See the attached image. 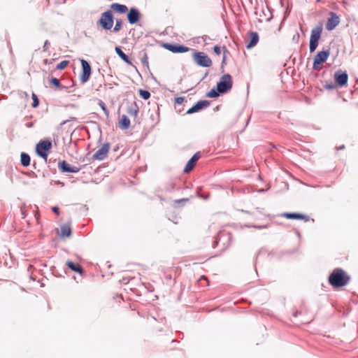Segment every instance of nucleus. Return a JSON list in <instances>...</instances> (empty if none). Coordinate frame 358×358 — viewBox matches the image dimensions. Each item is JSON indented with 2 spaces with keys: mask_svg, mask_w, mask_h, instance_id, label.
Instances as JSON below:
<instances>
[{
  "mask_svg": "<svg viewBox=\"0 0 358 358\" xmlns=\"http://www.w3.org/2000/svg\"><path fill=\"white\" fill-rule=\"evenodd\" d=\"M225 52H224V56H223V60H222V62L224 63V61H225Z\"/></svg>",
  "mask_w": 358,
  "mask_h": 358,
  "instance_id": "obj_42",
  "label": "nucleus"
},
{
  "mask_svg": "<svg viewBox=\"0 0 358 358\" xmlns=\"http://www.w3.org/2000/svg\"><path fill=\"white\" fill-rule=\"evenodd\" d=\"M248 43L246 45L248 49H250L255 46L259 41V35L257 32L250 31L247 34Z\"/></svg>",
  "mask_w": 358,
  "mask_h": 358,
  "instance_id": "obj_9",
  "label": "nucleus"
},
{
  "mask_svg": "<svg viewBox=\"0 0 358 358\" xmlns=\"http://www.w3.org/2000/svg\"><path fill=\"white\" fill-rule=\"evenodd\" d=\"M71 234V229L69 224H63L60 227L59 236L62 238L69 237Z\"/></svg>",
  "mask_w": 358,
  "mask_h": 358,
  "instance_id": "obj_18",
  "label": "nucleus"
},
{
  "mask_svg": "<svg viewBox=\"0 0 358 358\" xmlns=\"http://www.w3.org/2000/svg\"><path fill=\"white\" fill-rule=\"evenodd\" d=\"M188 201V199H180V200H176L175 202L176 203H180V201Z\"/></svg>",
  "mask_w": 358,
  "mask_h": 358,
  "instance_id": "obj_40",
  "label": "nucleus"
},
{
  "mask_svg": "<svg viewBox=\"0 0 358 358\" xmlns=\"http://www.w3.org/2000/svg\"><path fill=\"white\" fill-rule=\"evenodd\" d=\"M219 93L220 92H218L217 90L215 91L214 89H213L207 93L206 96L210 98H215L219 96Z\"/></svg>",
  "mask_w": 358,
  "mask_h": 358,
  "instance_id": "obj_30",
  "label": "nucleus"
},
{
  "mask_svg": "<svg viewBox=\"0 0 358 358\" xmlns=\"http://www.w3.org/2000/svg\"><path fill=\"white\" fill-rule=\"evenodd\" d=\"M102 27L105 29H110L113 24H101Z\"/></svg>",
  "mask_w": 358,
  "mask_h": 358,
  "instance_id": "obj_36",
  "label": "nucleus"
},
{
  "mask_svg": "<svg viewBox=\"0 0 358 358\" xmlns=\"http://www.w3.org/2000/svg\"><path fill=\"white\" fill-rule=\"evenodd\" d=\"M141 62L147 69H149L148 56L146 52H143V57L141 58Z\"/></svg>",
  "mask_w": 358,
  "mask_h": 358,
  "instance_id": "obj_26",
  "label": "nucleus"
},
{
  "mask_svg": "<svg viewBox=\"0 0 358 358\" xmlns=\"http://www.w3.org/2000/svg\"><path fill=\"white\" fill-rule=\"evenodd\" d=\"M210 103L208 101L203 100L198 101L195 105H194L192 108H190L187 111V114H192L194 113L199 112V110L207 108L209 106Z\"/></svg>",
  "mask_w": 358,
  "mask_h": 358,
  "instance_id": "obj_12",
  "label": "nucleus"
},
{
  "mask_svg": "<svg viewBox=\"0 0 358 358\" xmlns=\"http://www.w3.org/2000/svg\"><path fill=\"white\" fill-rule=\"evenodd\" d=\"M232 87V78L229 74H224L221 77L217 85V90L220 93H225Z\"/></svg>",
  "mask_w": 358,
  "mask_h": 358,
  "instance_id": "obj_3",
  "label": "nucleus"
},
{
  "mask_svg": "<svg viewBox=\"0 0 358 358\" xmlns=\"http://www.w3.org/2000/svg\"><path fill=\"white\" fill-rule=\"evenodd\" d=\"M350 280V275L342 268H336L329 276V282L334 287L347 285Z\"/></svg>",
  "mask_w": 358,
  "mask_h": 358,
  "instance_id": "obj_1",
  "label": "nucleus"
},
{
  "mask_svg": "<svg viewBox=\"0 0 358 358\" xmlns=\"http://www.w3.org/2000/svg\"><path fill=\"white\" fill-rule=\"evenodd\" d=\"M82 66V72L80 75V80L82 83H85L90 78L92 69L90 64L85 59H80Z\"/></svg>",
  "mask_w": 358,
  "mask_h": 358,
  "instance_id": "obj_7",
  "label": "nucleus"
},
{
  "mask_svg": "<svg viewBox=\"0 0 358 358\" xmlns=\"http://www.w3.org/2000/svg\"><path fill=\"white\" fill-rule=\"evenodd\" d=\"M326 88L327 89H333L334 88V85H327Z\"/></svg>",
  "mask_w": 358,
  "mask_h": 358,
  "instance_id": "obj_41",
  "label": "nucleus"
},
{
  "mask_svg": "<svg viewBox=\"0 0 358 358\" xmlns=\"http://www.w3.org/2000/svg\"><path fill=\"white\" fill-rule=\"evenodd\" d=\"M121 25H122V24H115V27L113 29V31H119L121 29Z\"/></svg>",
  "mask_w": 358,
  "mask_h": 358,
  "instance_id": "obj_37",
  "label": "nucleus"
},
{
  "mask_svg": "<svg viewBox=\"0 0 358 358\" xmlns=\"http://www.w3.org/2000/svg\"><path fill=\"white\" fill-rule=\"evenodd\" d=\"M139 94L144 99H148L150 96V93L147 90H140Z\"/></svg>",
  "mask_w": 358,
  "mask_h": 358,
  "instance_id": "obj_29",
  "label": "nucleus"
},
{
  "mask_svg": "<svg viewBox=\"0 0 358 358\" xmlns=\"http://www.w3.org/2000/svg\"><path fill=\"white\" fill-rule=\"evenodd\" d=\"M164 47L166 49H167L169 51H171L172 52H174V53H177V52H180V53L187 52L189 50V48L188 47H185V46L180 45H171L170 43H165L164 45Z\"/></svg>",
  "mask_w": 358,
  "mask_h": 358,
  "instance_id": "obj_11",
  "label": "nucleus"
},
{
  "mask_svg": "<svg viewBox=\"0 0 358 358\" xmlns=\"http://www.w3.org/2000/svg\"><path fill=\"white\" fill-rule=\"evenodd\" d=\"M119 126L122 129H127L130 127V120L125 115L121 116L119 120Z\"/></svg>",
  "mask_w": 358,
  "mask_h": 358,
  "instance_id": "obj_20",
  "label": "nucleus"
},
{
  "mask_svg": "<svg viewBox=\"0 0 358 358\" xmlns=\"http://www.w3.org/2000/svg\"><path fill=\"white\" fill-rule=\"evenodd\" d=\"M200 157H201L200 152L195 153L192 156V157L187 162V163L184 169V172L189 173V171H191L193 169V168L195 166L197 161L199 159Z\"/></svg>",
  "mask_w": 358,
  "mask_h": 358,
  "instance_id": "obj_14",
  "label": "nucleus"
},
{
  "mask_svg": "<svg viewBox=\"0 0 358 358\" xmlns=\"http://www.w3.org/2000/svg\"><path fill=\"white\" fill-rule=\"evenodd\" d=\"M66 265L72 271L78 273H82L83 269L78 264H76L73 262H67Z\"/></svg>",
  "mask_w": 358,
  "mask_h": 358,
  "instance_id": "obj_22",
  "label": "nucleus"
},
{
  "mask_svg": "<svg viewBox=\"0 0 358 358\" xmlns=\"http://www.w3.org/2000/svg\"><path fill=\"white\" fill-rule=\"evenodd\" d=\"M195 62L203 67H210L212 66L211 59L203 52H196L193 55Z\"/></svg>",
  "mask_w": 358,
  "mask_h": 358,
  "instance_id": "obj_6",
  "label": "nucleus"
},
{
  "mask_svg": "<svg viewBox=\"0 0 358 358\" xmlns=\"http://www.w3.org/2000/svg\"><path fill=\"white\" fill-rule=\"evenodd\" d=\"M59 168L62 172L77 173L79 171V169L76 166H71L66 161L60 162L59 163Z\"/></svg>",
  "mask_w": 358,
  "mask_h": 358,
  "instance_id": "obj_15",
  "label": "nucleus"
},
{
  "mask_svg": "<svg viewBox=\"0 0 358 358\" xmlns=\"http://www.w3.org/2000/svg\"><path fill=\"white\" fill-rule=\"evenodd\" d=\"M329 15L330 17L328 19L327 22H339V17L336 14L330 12Z\"/></svg>",
  "mask_w": 358,
  "mask_h": 358,
  "instance_id": "obj_25",
  "label": "nucleus"
},
{
  "mask_svg": "<svg viewBox=\"0 0 358 358\" xmlns=\"http://www.w3.org/2000/svg\"><path fill=\"white\" fill-rule=\"evenodd\" d=\"M115 52L117 54V55L126 63L129 64H131V61L129 60L127 55H126L122 50L119 47H115Z\"/></svg>",
  "mask_w": 358,
  "mask_h": 358,
  "instance_id": "obj_21",
  "label": "nucleus"
},
{
  "mask_svg": "<svg viewBox=\"0 0 358 358\" xmlns=\"http://www.w3.org/2000/svg\"><path fill=\"white\" fill-rule=\"evenodd\" d=\"M334 79L339 86L343 87L348 83V76L345 72L341 73L340 71H337L334 74Z\"/></svg>",
  "mask_w": 358,
  "mask_h": 358,
  "instance_id": "obj_13",
  "label": "nucleus"
},
{
  "mask_svg": "<svg viewBox=\"0 0 358 358\" xmlns=\"http://www.w3.org/2000/svg\"><path fill=\"white\" fill-rule=\"evenodd\" d=\"M99 106L101 108V109L103 110V111L104 112V113L108 116L109 115V111L106 108V104L104 103V102H103L102 101H100L99 103Z\"/></svg>",
  "mask_w": 358,
  "mask_h": 358,
  "instance_id": "obj_31",
  "label": "nucleus"
},
{
  "mask_svg": "<svg viewBox=\"0 0 358 358\" xmlns=\"http://www.w3.org/2000/svg\"><path fill=\"white\" fill-rule=\"evenodd\" d=\"M269 20H270V17H267L266 19L259 18L258 22L262 23V22H264V21H269Z\"/></svg>",
  "mask_w": 358,
  "mask_h": 358,
  "instance_id": "obj_39",
  "label": "nucleus"
},
{
  "mask_svg": "<svg viewBox=\"0 0 358 358\" xmlns=\"http://www.w3.org/2000/svg\"><path fill=\"white\" fill-rule=\"evenodd\" d=\"M138 112V108H137L136 105H134V106L129 108L127 110V113L130 115L134 116L135 117L137 116Z\"/></svg>",
  "mask_w": 358,
  "mask_h": 358,
  "instance_id": "obj_24",
  "label": "nucleus"
},
{
  "mask_svg": "<svg viewBox=\"0 0 358 358\" xmlns=\"http://www.w3.org/2000/svg\"><path fill=\"white\" fill-rule=\"evenodd\" d=\"M329 55V50L318 52L313 59V69L316 71L322 69L323 63L327 61Z\"/></svg>",
  "mask_w": 358,
  "mask_h": 358,
  "instance_id": "obj_4",
  "label": "nucleus"
},
{
  "mask_svg": "<svg viewBox=\"0 0 358 358\" xmlns=\"http://www.w3.org/2000/svg\"><path fill=\"white\" fill-rule=\"evenodd\" d=\"M322 31V27L321 26H317L312 29L309 43V48L310 52H314L317 48L318 41L321 37Z\"/></svg>",
  "mask_w": 358,
  "mask_h": 358,
  "instance_id": "obj_2",
  "label": "nucleus"
},
{
  "mask_svg": "<svg viewBox=\"0 0 358 358\" xmlns=\"http://www.w3.org/2000/svg\"><path fill=\"white\" fill-rule=\"evenodd\" d=\"M183 101H184L183 97L180 96V97H177L175 99V103L176 104H178V105L182 104Z\"/></svg>",
  "mask_w": 358,
  "mask_h": 358,
  "instance_id": "obj_33",
  "label": "nucleus"
},
{
  "mask_svg": "<svg viewBox=\"0 0 358 358\" xmlns=\"http://www.w3.org/2000/svg\"><path fill=\"white\" fill-rule=\"evenodd\" d=\"M110 9L117 13L124 14L128 11V8L125 5L120 3H112L110 5Z\"/></svg>",
  "mask_w": 358,
  "mask_h": 358,
  "instance_id": "obj_17",
  "label": "nucleus"
},
{
  "mask_svg": "<svg viewBox=\"0 0 358 358\" xmlns=\"http://www.w3.org/2000/svg\"><path fill=\"white\" fill-rule=\"evenodd\" d=\"M52 211H53L54 213H55L56 214H57V215H59V208H58L57 206H54V207H52Z\"/></svg>",
  "mask_w": 358,
  "mask_h": 358,
  "instance_id": "obj_38",
  "label": "nucleus"
},
{
  "mask_svg": "<svg viewBox=\"0 0 358 358\" xmlns=\"http://www.w3.org/2000/svg\"><path fill=\"white\" fill-rule=\"evenodd\" d=\"M31 98H32V100H33L32 107L33 108L38 107V106L39 104V100L38 99L37 95L35 93H32Z\"/></svg>",
  "mask_w": 358,
  "mask_h": 358,
  "instance_id": "obj_27",
  "label": "nucleus"
},
{
  "mask_svg": "<svg viewBox=\"0 0 358 358\" xmlns=\"http://www.w3.org/2000/svg\"><path fill=\"white\" fill-rule=\"evenodd\" d=\"M337 24H327V29L329 31H331L335 29Z\"/></svg>",
  "mask_w": 358,
  "mask_h": 358,
  "instance_id": "obj_34",
  "label": "nucleus"
},
{
  "mask_svg": "<svg viewBox=\"0 0 358 358\" xmlns=\"http://www.w3.org/2000/svg\"><path fill=\"white\" fill-rule=\"evenodd\" d=\"M52 143L49 141H42L36 145V153L41 157L45 161L48 158V152L51 149Z\"/></svg>",
  "mask_w": 358,
  "mask_h": 358,
  "instance_id": "obj_5",
  "label": "nucleus"
},
{
  "mask_svg": "<svg viewBox=\"0 0 358 358\" xmlns=\"http://www.w3.org/2000/svg\"><path fill=\"white\" fill-rule=\"evenodd\" d=\"M282 217L290 220H302L304 222H308L310 220L308 215L297 213H284Z\"/></svg>",
  "mask_w": 358,
  "mask_h": 358,
  "instance_id": "obj_10",
  "label": "nucleus"
},
{
  "mask_svg": "<svg viewBox=\"0 0 358 358\" xmlns=\"http://www.w3.org/2000/svg\"><path fill=\"white\" fill-rule=\"evenodd\" d=\"M50 83L55 85L56 87H59L60 85L59 80L56 78H52L50 80Z\"/></svg>",
  "mask_w": 358,
  "mask_h": 358,
  "instance_id": "obj_32",
  "label": "nucleus"
},
{
  "mask_svg": "<svg viewBox=\"0 0 358 358\" xmlns=\"http://www.w3.org/2000/svg\"><path fill=\"white\" fill-rule=\"evenodd\" d=\"M110 146L108 143L103 144L92 156V159L94 160H103L104 159L109 152Z\"/></svg>",
  "mask_w": 358,
  "mask_h": 358,
  "instance_id": "obj_8",
  "label": "nucleus"
},
{
  "mask_svg": "<svg viewBox=\"0 0 358 358\" xmlns=\"http://www.w3.org/2000/svg\"><path fill=\"white\" fill-rule=\"evenodd\" d=\"M140 16L141 13L139 10L136 8H131L127 14L129 22H138L140 20Z\"/></svg>",
  "mask_w": 358,
  "mask_h": 358,
  "instance_id": "obj_16",
  "label": "nucleus"
},
{
  "mask_svg": "<svg viewBox=\"0 0 358 358\" xmlns=\"http://www.w3.org/2000/svg\"><path fill=\"white\" fill-rule=\"evenodd\" d=\"M21 164L23 166H28L30 164V157L28 154L22 152L21 154Z\"/></svg>",
  "mask_w": 358,
  "mask_h": 358,
  "instance_id": "obj_23",
  "label": "nucleus"
},
{
  "mask_svg": "<svg viewBox=\"0 0 358 358\" xmlns=\"http://www.w3.org/2000/svg\"><path fill=\"white\" fill-rule=\"evenodd\" d=\"M98 22H113V16L111 10L104 12Z\"/></svg>",
  "mask_w": 358,
  "mask_h": 358,
  "instance_id": "obj_19",
  "label": "nucleus"
},
{
  "mask_svg": "<svg viewBox=\"0 0 358 358\" xmlns=\"http://www.w3.org/2000/svg\"><path fill=\"white\" fill-rule=\"evenodd\" d=\"M68 64H69V61H66V60L62 61L60 63H59L57 64L56 69L58 70H63L67 66Z\"/></svg>",
  "mask_w": 358,
  "mask_h": 358,
  "instance_id": "obj_28",
  "label": "nucleus"
},
{
  "mask_svg": "<svg viewBox=\"0 0 358 358\" xmlns=\"http://www.w3.org/2000/svg\"><path fill=\"white\" fill-rule=\"evenodd\" d=\"M213 50L215 52V54L217 55H220L221 54V49L219 46L217 45H215L214 48H213Z\"/></svg>",
  "mask_w": 358,
  "mask_h": 358,
  "instance_id": "obj_35",
  "label": "nucleus"
}]
</instances>
